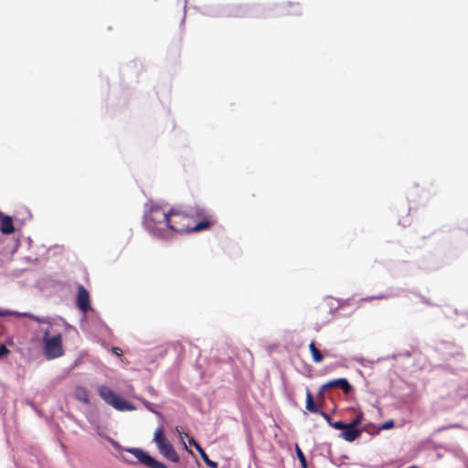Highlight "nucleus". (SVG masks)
I'll return each instance as SVG.
<instances>
[{"label": "nucleus", "mask_w": 468, "mask_h": 468, "mask_svg": "<svg viewBox=\"0 0 468 468\" xmlns=\"http://www.w3.org/2000/svg\"><path fill=\"white\" fill-rule=\"evenodd\" d=\"M211 225V216L204 207L198 206L190 215L175 208L168 211L167 231L199 232L208 229Z\"/></svg>", "instance_id": "nucleus-1"}, {"label": "nucleus", "mask_w": 468, "mask_h": 468, "mask_svg": "<svg viewBox=\"0 0 468 468\" xmlns=\"http://www.w3.org/2000/svg\"><path fill=\"white\" fill-rule=\"evenodd\" d=\"M168 212L157 204H150L144 213V224L153 235L165 238L167 236Z\"/></svg>", "instance_id": "nucleus-2"}, {"label": "nucleus", "mask_w": 468, "mask_h": 468, "mask_svg": "<svg viewBox=\"0 0 468 468\" xmlns=\"http://www.w3.org/2000/svg\"><path fill=\"white\" fill-rule=\"evenodd\" d=\"M98 393L99 396L105 401V403L113 407L119 411H132L135 410L134 406H133L122 397L116 395L114 391L107 386H100L98 388Z\"/></svg>", "instance_id": "nucleus-3"}, {"label": "nucleus", "mask_w": 468, "mask_h": 468, "mask_svg": "<svg viewBox=\"0 0 468 468\" xmlns=\"http://www.w3.org/2000/svg\"><path fill=\"white\" fill-rule=\"evenodd\" d=\"M43 348L45 357L48 360L62 356L64 355V350L61 334L50 336L48 331H45L43 335Z\"/></svg>", "instance_id": "nucleus-4"}, {"label": "nucleus", "mask_w": 468, "mask_h": 468, "mask_svg": "<svg viewBox=\"0 0 468 468\" xmlns=\"http://www.w3.org/2000/svg\"><path fill=\"white\" fill-rule=\"evenodd\" d=\"M154 441L155 442L160 453L164 455L166 459L173 463L179 462L180 457L178 453L176 452L173 444L165 436L162 428H157L155 430L154 434Z\"/></svg>", "instance_id": "nucleus-5"}, {"label": "nucleus", "mask_w": 468, "mask_h": 468, "mask_svg": "<svg viewBox=\"0 0 468 468\" xmlns=\"http://www.w3.org/2000/svg\"><path fill=\"white\" fill-rule=\"evenodd\" d=\"M126 453L133 454L136 459L137 463H140L150 468H167L164 463L156 461L154 458L150 456L146 452L139 448H130L126 449L124 452L122 453V458L124 462L129 463H136L133 460L130 459Z\"/></svg>", "instance_id": "nucleus-6"}, {"label": "nucleus", "mask_w": 468, "mask_h": 468, "mask_svg": "<svg viewBox=\"0 0 468 468\" xmlns=\"http://www.w3.org/2000/svg\"><path fill=\"white\" fill-rule=\"evenodd\" d=\"M77 306L83 313L90 309V294L83 285L78 287Z\"/></svg>", "instance_id": "nucleus-7"}, {"label": "nucleus", "mask_w": 468, "mask_h": 468, "mask_svg": "<svg viewBox=\"0 0 468 468\" xmlns=\"http://www.w3.org/2000/svg\"><path fill=\"white\" fill-rule=\"evenodd\" d=\"M335 388H341L346 394H348L351 390V386L346 378L334 379L323 385V390Z\"/></svg>", "instance_id": "nucleus-8"}, {"label": "nucleus", "mask_w": 468, "mask_h": 468, "mask_svg": "<svg viewBox=\"0 0 468 468\" xmlns=\"http://www.w3.org/2000/svg\"><path fill=\"white\" fill-rule=\"evenodd\" d=\"M0 221L1 226L0 229L3 234H11L15 231V228L13 225L12 218L9 216H5L0 212Z\"/></svg>", "instance_id": "nucleus-9"}, {"label": "nucleus", "mask_w": 468, "mask_h": 468, "mask_svg": "<svg viewBox=\"0 0 468 468\" xmlns=\"http://www.w3.org/2000/svg\"><path fill=\"white\" fill-rule=\"evenodd\" d=\"M361 435V431L354 428H346L339 434V437L343 440L352 442L356 441Z\"/></svg>", "instance_id": "nucleus-10"}, {"label": "nucleus", "mask_w": 468, "mask_h": 468, "mask_svg": "<svg viewBox=\"0 0 468 468\" xmlns=\"http://www.w3.org/2000/svg\"><path fill=\"white\" fill-rule=\"evenodd\" d=\"M74 398L77 400L81 401L86 404L90 402L88 390L81 386H78L75 388Z\"/></svg>", "instance_id": "nucleus-11"}, {"label": "nucleus", "mask_w": 468, "mask_h": 468, "mask_svg": "<svg viewBox=\"0 0 468 468\" xmlns=\"http://www.w3.org/2000/svg\"><path fill=\"white\" fill-rule=\"evenodd\" d=\"M309 350L312 354V358L314 363L319 364L323 361L324 356L321 351L316 347L314 341H312L310 343Z\"/></svg>", "instance_id": "nucleus-12"}, {"label": "nucleus", "mask_w": 468, "mask_h": 468, "mask_svg": "<svg viewBox=\"0 0 468 468\" xmlns=\"http://www.w3.org/2000/svg\"><path fill=\"white\" fill-rule=\"evenodd\" d=\"M306 410L312 413H318L320 409L319 405L314 403V398L311 392L307 389L306 391Z\"/></svg>", "instance_id": "nucleus-13"}, {"label": "nucleus", "mask_w": 468, "mask_h": 468, "mask_svg": "<svg viewBox=\"0 0 468 468\" xmlns=\"http://www.w3.org/2000/svg\"><path fill=\"white\" fill-rule=\"evenodd\" d=\"M197 452L200 453L204 463L210 468H218V464L217 462L211 461L204 449L201 446H197Z\"/></svg>", "instance_id": "nucleus-14"}, {"label": "nucleus", "mask_w": 468, "mask_h": 468, "mask_svg": "<svg viewBox=\"0 0 468 468\" xmlns=\"http://www.w3.org/2000/svg\"><path fill=\"white\" fill-rule=\"evenodd\" d=\"M362 420H363V414L359 413L349 423H346L347 428L356 429V427L362 422Z\"/></svg>", "instance_id": "nucleus-15"}, {"label": "nucleus", "mask_w": 468, "mask_h": 468, "mask_svg": "<svg viewBox=\"0 0 468 468\" xmlns=\"http://www.w3.org/2000/svg\"><path fill=\"white\" fill-rule=\"evenodd\" d=\"M296 454L300 461L301 467L308 466L306 458H305L303 452H302V450L299 448V446H296Z\"/></svg>", "instance_id": "nucleus-16"}, {"label": "nucleus", "mask_w": 468, "mask_h": 468, "mask_svg": "<svg viewBox=\"0 0 468 468\" xmlns=\"http://www.w3.org/2000/svg\"><path fill=\"white\" fill-rule=\"evenodd\" d=\"M330 426L335 430H341V431L347 428L346 423L342 422V421H332Z\"/></svg>", "instance_id": "nucleus-17"}, {"label": "nucleus", "mask_w": 468, "mask_h": 468, "mask_svg": "<svg viewBox=\"0 0 468 468\" xmlns=\"http://www.w3.org/2000/svg\"><path fill=\"white\" fill-rule=\"evenodd\" d=\"M9 349L5 345H0V358L9 354Z\"/></svg>", "instance_id": "nucleus-18"}, {"label": "nucleus", "mask_w": 468, "mask_h": 468, "mask_svg": "<svg viewBox=\"0 0 468 468\" xmlns=\"http://www.w3.org/2000/svg\"><path fill=\"white\" fill-rule=\"evenodd\" d=\"M320 415L326 420V422L331 425L333 420L331 419V417L324 411L323 410H319Z\"/></svg>", "instance_id": "nucleus-19"}, {"label": "nucleus", "mask_w": 468, "mask_h": 468, "mask_svg": "<svg viewBox=\"0 0 468 468\" xmlns=\"http://www.w3.org/2000/svg\"><path fill=\"white\" fill-rule=\"evenodd\" d=\"M393 427H394V421L392 420H389L386 421L385 423H383L381 428L383 430H388V429H391Z\"/></svg>", "instance_id": "nucleus-20"}, {"label": "nucleus", "mask_w": 468, "mask_h": 468, "mask_svg": "<svg viewBox=\"0 0 468 468\" xmlns=\"http://www.w3.org/2000/svg\"><path fill=\"white\" fill-rule=\"evenodd\" d=\"M142 402L143 404L144 405V407L149 410L150 411L154 412V413H156L157 414V411H155L154 409H153V405L148 402L147 400L145 399H142Z\"/></svg>", "instance_id": "nucleus-21"}, {"label": "nucleus", "mask_w": 468, "mask_h": 468, "mask_svg": "<svg viewBox=\"0 0 468 468\" xmlns=\"http://www.w3.org/2000/svg\"><path fill=\"white\" fill-rule=\"evenodd\" d=\"M13 315L18 316V317H30V315L27 313H17V312H12L10 313Z\"/></svg>", "instance_id": "nucleus-22"}, {"label": "nucleus", "mask_w": 468, "mask_h": 468, "mask_svg": "<svg viewBox=\"0 0 468 468\" xmlns=\"http://www.w3.org/2000/svg\"><path fill=\"white\" fill-rule=\"evenodd\" d=\"M325 390H323V386L321 387V389L320 391L318 392V395H317V398L319 400H321V402L323 403V400H324V392Z\"/></svg>", "instance_id": "nucleus-23"}, {"label": "nucleus", "mask_w": 468, "mask_h": 468, "mask_svg": "<svg viewBox=\"0 0 468 468\" xmlns=\"http://www.w3.org/2000/svg\"><path fill=\"white\" fill-rule=\"evenodd\" d=\"M189 444L193 445L197 450V446H200L196 441L194 438H190L189 439Z\"/></svg>", "instance_id": "nucleus-24"}, {"label": "nucleus", "mask_w": 468, "mask_h": 468, "mask_svg": "<svg viewBox=\"0 0 468 468\" xmlns=\"http://www.w3.org/2000/svg\"><path fill=\"white\" fill-rule=\"evenodd\" d=\"M112 352L117 355V356H121L122 355V349L119 348V347H113L112 348Z\"/></svg>", "instance_id": "nucleus-25"}, {"label": "nucleus", "mask_w": 468, "mask_h": 468, "mask_svg": "<svg viewBox=\"0 0 468 468\" xmlns=\"http://www.w3.org/2000/svg\"><path fill=\"white\" fill-rule=\"evenodd\" d=\"M7 314V312L0 311V317L5 316Z\"/></svg>", "instance_id": "nucleus-26"}, {"label": "nucleus", "mask_w": 468, "mask_h": 468, "mask_svg": "<svg viewBox=\"0 0 468 468\" xmlns=\"http://www.w3.org/2000/svg\"><path fill=\"white\" fill-rule=\"evenodd\" d=\"M409 468H418V467H416V466H410V467H409Z\"/></svg>", "instance_id": "nucleus-27"}, {"label": "nucleus", "mask_w": 468, "mask_h": 468, "mask_svg": "<svg viewBox=\"0 0 468 468\" xmlns=\"http://www.w3.org/2000/svg\"><path fill=\"white\" fill-rule=\"evenodd\" d=\"M301 468H308V466H306V467H301Z\"/></svg>", "instance_id": "nucleus-28"}]
</instances>
